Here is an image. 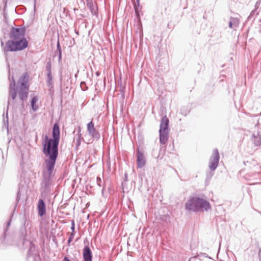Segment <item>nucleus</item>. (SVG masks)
Returning <instances> with one entry per match:
<instances>
[{
    "label": "nucleus",
    "mask_w": 261,
    "mask_h": 261,
    "mask_svg": "<svg viewBox=\"0 0 261 261\" xmlns=\"http://www.w3.org/2000/svg\"><path fill=\"white\" fill-rule=\"evenodd\" d=\"M17 96V92L15 89L11 90L10 92V96L14 99Z\"/></svg>",
    "instance_id": "14"
},
{
    "label": "nucleus",
    "mask_w": 261,
    "mask_h": 261,
    "mask_svg": "<svg viewBox=\"0 0 261 261\" xmlns=\"http://www.w3.org/2000/svg\"><path fill=\"white\" fill-rule=\"evenodd\" d=\"M83 254L85 261H92V253L88 246L85 247Z\"/></svg>",
    "instance_id": "9"
},
{
    "label": "nucleus",
    "mask_w": 261,
    "mask_h": 261,
    "mask_svg": "<svg viewBox=\"0 0 261 261\" xmlns=\"http://www.w3.org/2000/svg\"><path fill=\"white\" fill-rule=\"evenodd\" d=\"M37 101H38V98L36 96L34 97L31 100V107H32V110L34 111H37L38 109V106L36 104Z\"/></svg>",
    "instance_id": "12"
},
{
    "label": "nucleus",
    "mask_w": 261,
    "mask_h": 261,
    "mask_svg": "<svg viewBox=\"0 0 261 261\" xmlns=\"http://www.w3.org/2000/svg\"><path fill=\"white\" fill-rule=\"evenodd\" d=\"M73 237H74V234L72 233L70 235V237L69 240H68V245H69L70 243L72 241V239H73Z\"/></svg>",
    "instance_id": "15"
},
{
    "label": "nucleus",
    "mask_w": 261,
    "mask_h": 261,
    "mask_svg": "<svg viewBox=\"0 0 261 261\" xmlns=\"http://www.w3.org/2000/svg\"><path fill=\"white\" fill-rule=\"evenodd\" d=\"M10 40L4 47L5 52L22 50L28 46V42L25 38V29L13 28L10 34Z\"/></svg>",
    "instance_id": "2"
},
{
    "label": "nucleus",
    "mask_w": 261,
    "mask_h": 261,
    "mask_svg": "<svg viewBox=\"0 0 261 261\" xmlns=\"http://www.w3.org/2000/svg\"><path fill=\"white\" fill-rule=\"evenodd\" d=\"M160 132V141L162 144H165L168 139L169 132Z\"/></svg>",
    "instance_id": "11"
},
{
    "label": "nucleus",
    "mask_w": 261,
    "mask_h": 261,
    "mask_svg": "<svg viewBox=\"0 0 261 261\" xmlns=\"http://www.w3.org/2000/svg\"><path fill=\"white\" fill-rule=\"evenodd\" d=\"M169 120L167 116H164L161 120L159 132H169Z\"/></svg>",
    "instance_id": "7"
},
{
    "label": "nucleus",
    "mask_w": 261,
    "mask_h": 261,
    "mask_svg": "<svg viewBox=\"0 0 261 261\" xmlns=\"http://www.w3.org/2000/svg\"><path fill=\"white\" fill-rule=\"evenodd\" d=\"M29 79V76L28 73H24L20 79V81L22 83H26V84H28V81Z\"/></svg>",
    "instance_id": "13"
},
{
    "label": "nucleus",
    "mask_w": 261,
    "mask_h": 261,
    "mask_svg": "<svg viewBox=\"0 0 261 261\" xmlns=\"http://www.w3.org/2000/svg\"><path fill=\"white\" fill-rule=\"evenodd\" d=\"M219 160V153L217 149L213 151L212 155L210 158L209 167L212 170H214L217 167Z\"/></svg>",
    "instance_id": "5"
},
{
    "label": "nucleus",
    "mask_w": 261,
    "mask_h": 261,
    "mask_svg": "<svg viewBox=\"0 0 261 261\" xmlns=\"http://www.w3.org/2000/svg\"><path fill=\"white\" fill-rule=\"evenodd\" d=\"M185 207L188 211L193 212L206 211L211 207L207 201L198 197L190 198L186 202Z\"/></svg>",
    "instance_id": "3"
},
{
    "label": "nucleus",
    "mask_w": 261,
    "mask_h": 261,
    "mask_svg": "<svg viewBox=\"0 0 261 261\" xmlns=\"http://www.w3.org/2000/svg\"><path fill=\"white\" fill-rule=\"evenodd\" d=\"M29 87V84H26V83H21V85L19 87L18 95L22 100L26 99L27 98Z\"/></svg>",
    "instance_id": "6"
},
{
    "label": "nucleus",
    "mask_w": 261,
    "mask_h": 261,
    "mask_svg": "<svg viewBox=\"0 0 261 261\" xmlns=\"http://www.w3.org/2000/svg\"><path fill=\"white\" fill-rule=\"evenodd\" d=\"M232 22H229V27H230V28H232Z\"/></svg>",
    "instance_id": "17"
},
{
    "label": "nucleus",
    "mask_w": 261,
    "mask_h": 261,
    "mask_svg": "<svg viewBox=\"0 0 261 261\" xmlns=\"http://www.w3.org/2000/svg\"><path fill=\"white\" fill-rule=\"evenodd\" d=\"M63 261H70V260L67 257H65L63 259Z\"/></svg>",
    "instance_id": "16"
},
{
    "label": "nucleus",
    "mask_w": 261,
    "mask_h": 261,
    "mask_svg": "<svg viewBox=\"0 0 261 261\" xmlns=\"http://www.w3.org/2000/svg\"><path fill=\"white\" fill-rule=\"evenodd\" d=\"M53 138L48 139L45 137V143L43 144V152L48 159L45 160L46 168L49 174L53 171L56 159L58 155V144L60 140V129L58 124L55 123L53 130Z\"/></svg>",
    "instance_id": "1"
},
{
    "label": "nucleus",
    "mask_w": 261,
    "mask_h": 261,
    "mask_svg": "<svg viewBox=\"0 0 261 261\" xmlns=\"http://www.w3.org/2000/svg\"><path fill=\"white\" fill-rule=\"evenodd\" d=\"M137 162L138 166L139 168L142 167L145 164V160L143 154L140 151H138Z\"/></svg>",
    "instance_id": "10"
},
{
    "label": "nucleus",
    "mask_w": 261,
    "mask_h": 261,
    "mask_svg": "<svg viewBox=\"0 0 261 261\" xmlns=\"http://www.w3.org/2000/svg\"><path fill=\"white\" fill-rule=\"evenodd\" d=\"M99 137L100 134L95 127L92 119L87 125V132L84 135L83 139L85 143L90 144L92 143L95 139H98Z\"/></svg>",
    "instance_id": "4"
},
{
    "label": "nucleus",
    "mask_w": 261,
    "mask_h": 261,
    "mask_svg": "<svg viewBox=\"0 0 261 261\" xmlns=\"http://www.w3.org/2000/svg\"><path fill=\"white\" fill-rule=\"evenodd\" d=\"M37 210L39 216H43L46 213V206L42 199H39L37 204Z\"/></svg>",
    "instance_id": "8"
}]
</instances>
